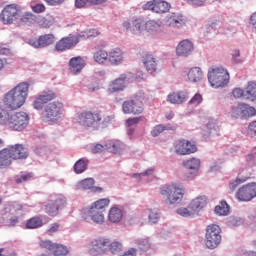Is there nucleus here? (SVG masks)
<instances>
[{
  "label": "nucleus",
  "mask_w": 256,
  "mask_h": 256,
  "mask_svg": "<svg viewBox=\"0 0 256 256\" xmlns=\"http://www.w3.org/2000/svg\"><path fill=\"white\" fill-rule=\"evenodd\" d=\"M27 97H29V83L20 82L4 95L3 103L8 109L15 111L25 105Z\"/></svg>",
  "instance_id": "nucleus-1"
},
{
  "label": "nucleus",
  "mask_w": 256,
  "mask_h": 256,
  "mask_svg": "<svg viewBox=\"0 0 256 256\" xmlns=\"http://www.w3.org/2000/svg\"><path fill=\"white\" fill-rule=\"evenodd\" d=\"M111 200L109 198H101L93 202L91 205L84 207L81 212V217L89 223L94 222L96 225L105 223V210L109 207Z\"/></svg>",
  "instance_id": "nucleus-2"
},
{
  "label": "nucleus",
  "mask_w": 256,
  "mask_h": 256,
  "mask_svg": "<svg viewBox=\"0 0 256 256\" xmlns=\"http://www.w3.org/2000/svg\"><path fill=\"white\" fill-rule=\"evenodd\" d=\"M159 193L166 205H179L183 201V197H185V187L181 183L173 182L162 185L159 188Z\"/></svg>",
  "instance_id": "nucleus-3"
},
{
  "label": "nucleus",
  "mask_w": 256,
  "mask_h": 256,
  "mask_svg": "<svg viewBox=\"0 0 256 256\" xmlns=\"http://www.w3.org/2000/svg\"><path fill=\"white\" fill-rule=\"evenodd\" d=\"M64 105L60 101L48 103L42 112V119L46 123H59L63 119Z\"/></svg>",
  "instance_id": "nucleus-4"
},
{
  "label": "nucleus",
  "mask_w": 256,
  "mask_h": 256,
  "mask_svg": "<svg viewBox=\"0 0 256 256\" xmlns=\"http://www.w3.org/2000/svg\"><path fill=\"white\" fill-rule=\"evenodd\" d=\"M145 97L138 93L132 99L122 103V111L125 115H141L145 111Z\"/></svg>",
  "instance_id": "nucleus-5"
},
{
  "label": "nucleus",
  "mask_w": 256,
  "mask_h": 256,
  "mask_svg": "<svg viewBox=\"0 0 256 256\" xmlns=\"http://www.w3.org/2000/svg\"><path fill=\"white\" fill-rule=\"evenodd\" d=\"M208 81L214 89L225 87L229 83V72L223 67H214L208 71Z\"/></svg>",
  "instance_id": "nucleus-6"
},
{
  "label": "nucleus",
  "mask_w": 256,
  "mask_h": 256,
  "mask_svg": "<svg viewBox=\"0 0 256 256\" xmlns=\"http://www.w3.org/2000/svg\"><path fill=\"white\" fill-rule=\"evenodd\" d=\"M67 205V198L63 194H53L49 197L47 204H45V213L50 217L59 215L61 209H65Z\"/></svg>",
  "instance_id": "nucleus-7"
},
{
  "label": "nucleus",
  "mask_w": 256,
  "mask_h": 256,
  "mask_svg": "<svg viewBox=\"0 0 256 256\" xmlns=\"http://www.w3.org/2000/svg\"><path fill=\"white\" fill-rule=\"evenodd\" d=\"M29 119V114L25 112L11 113L6 127L10 129V131H24L29 125Z\"/></svg>",
  "instance_id": "nucleus-8"
},
{
  "label": "nucleus",
  "mask_w": 256,
  "mask_h": 256,
  "mask_svg": "<svg viewBox=\"0 0 256 256\" xmlns=\"http://www.w3.org/2000/svg\"><path fill=\"white\" fill-rule=\"evenodd\" d=\"M206 247L208 249H217L221 245V227L217 224H210L206 227Z\"/></svg>",
  "instance_id": "nucleus-9"
},
{
  "label": "nucleus",
  "mask_w": 256,
  "mask_h": 256,
  "mask_svg": "<svg viewBox=\"0 0 256 256\" xmlns=\"http://www.w3.org/2000/svg\"><path fill=\"white\" fill-rule=\"evenodd\" d=\"M235 99H243L244 101H251L256 105V82H248L245 89L235 88L232 91Z\"/></svg>",
  "instance_id": "nucleus-10"
},
{
  "label": "nucleus",
  "mask_w": 256,
  "mask_h": 256,
  "mask_svg": "<svg viewBox=\"0 0 256 256\" xmlns=\"http://www.w3.org/2000/svg\"><path fill=\"white\" fill-rule=\"evenodd\" d=\"M182 166L188 172H186L183 176L185 181H193L195 177L199 174V169H201V160L196 157H192L190 159L183 160Z\"/></svg>",
  "instance_id": "nucleus-11"
},
{
  "label": "nucleus",
  "mask_w": 256,
  "mask_h": 256,
  "mask_svg": "<svg viewBox=\"0 0 256 256\" xmlns=\"http://www.w3.org/2000/svg\"><path fill=\"white\" fill-rule=\"evenodd\" d=\"M77 121L86 129H99V121H101V115L91 112H82L77 115Z\"/></svg>",
  "instance_id": "nucleus-12"
},
{
  "label": "nucleus",
  "mask_w": 256,
  "mask_h": 256,
  "mask_svg": "<svg viewBox=\"0 0 256 256\" xmlns=\"http://www.w3.org/2000/svg\"><path fill=\"white\" fill-rule=\"evenodd\" d=\"M107 247H109V238L97 237L90 242L88 253L92 256L104 255V253H107Z\"/></svg>",
  "instance_id": "nucleus-13"
},
{
  "label": "nucleus",
  "mask_w": 256,
  "mask_h": 256,
  "mask_svg": "<svg viewBox=\"0 0 256 256\" xmlns=\"http://www.w3.org/2000/svg\"><path fill=\"white\" fill-rule=\"evenodd\" d=\"M132 77L131 73L121 74L118 78L109 83L107 93L113 95V93H121V91H125V87H127L126 83L131 82Z\"/></svg>",
  "instance_id": "nucleus-14"
},
{
  "label": "nucleus",
  "mask_w": 256,
  "mask_h": 256,
  "mask_svg": "<svg viewBox=\"0 0 256 256\" xmlns=\"http://www.w3.org/2000/svg\"><path fill=\"white\" fill-rule=\"evenodd\" d=\"M142 9H144V11H152V13L163 15L164 13H169L171 4L163 0H150L142 6Z\"/></svg>",
  "instance_id": "nucleus-15"
},
{
  "label": "nucleus",
  "mask_w": 256,
  "mask_h": 256,
  "mask_svg": "<svg viewBox=\"0 0 256 256\" xmlns=\"http://www.w3.org/2000/svg\"><path fill=\"white\" fill-rule=\"evenodd\" d=\"M253 115H256L255 108L246 103L233 106L231 110V117H233V119H245L247 117H253Z\"/></svg>",
  "instance_id": "nucleus-16"
},
{
  "label": "nucleus",
  "mask_w": 256,
  "mask_h": 256,
  "mask_svg": "<svg viewBox=\"0 0 256 256\" xmlns=\"http://www.w3.org/2000/svg\"><path fill=\"white\" fill-rule=\"evenodd\" d=\"M1 17L4 25H11L21 17V10L15 4L8 5L2 10Z\"/></svg>",
  "instance_id": "nucleus-17"
},
{
  "label": "nucleus",
  "mask_w": 256,
  "mask_h": 256,
  "mask_svg": "<svg viewBox=\"0 0 256 256\" xmlns=\"http://www.w3.org/2000/svg\"><path fill=\"white\" fill-rule=\"evenodd\" d=\"M56 97L57 95L53 90H43L40 94L35 96L32 107L36 109V111H42L43 105L49 103V101H53Z\"/></svg>",
  "instance_id": "nucleus-18"
},
{
  "label": "nucleus",
  "mask_w": 256,
  "mask_h": 256,
  "mask_svg": "<svg viewBox=\"0 0 256 256\" xmlns=\"http://www.w3.org/2000/svg\"><path fill=\"white\" fill-rule=\"evenodd\" d=\"M174 153H176V155H191V153H197V145L189 140H178L174 143Z\"/></svg>",
  "instance_id": "nucleus-19"
},
{
  "label": "nucleus",
  "mask_w": 256,
  "mask_h": 256,
  "mask_svg": "<svg viewBox=\"0 0 256 256\" xmlns=\"http://www.w3.org/2000/svg\"><path fill=\"white\" fill-rule=\"evenodd\" d=\"M256 197V183L246 184L238 189L236 198L238 201L248 202Z\"/></svg>",
  "instance_id": "nucleus-20"
},
{
  "label": "nucleus",
  "mask_w": 256,
  "mask_h": 256,
  "mask_svg": "<svg viewBox=\"0 0 256 256\" xmlns=\"http://www.w3.org/2000/svg\"><path fill=\"white\" fill-rule=\"evenodd\" d=\"M165 23L172 29H183L187 25V17L181 13H170L165 17Z\"/></svg>",
  "instance_id": "nucleus-21"
},
{
  "label": "nucleus",
  "mask_w": 256,
  "mask_h": 256,
  "mask_svg": "<svg viewBox=\"0 0 256 256\" xmlns=\"http://www.w3.org/2000/svg\"><path fill=\"white\" fill-rule=\"evenodd\" d=\"M55 35L53 34H44L41 35L38 39L31 38L28 40V45L34 47V49H43L45 47H49V45H53L55 43Z\"/></svg>",
  "instance_id": "nucleus-22"
},
{
  "label": "nucleus",
  "mask_w": 256,
  "mask_h": 256,
  "mask_svg": "<svg viewBox=\"0 0 256 256\" xmlns=\"http://www.w3.org/2000/svg\"><path fill=\"white\" fill-rule=\"evenodd\" d=\"M123 28L130 31L133 35H141L145 31V20L143 18H133L130 22H124Z\"/></svg>",
  "instance_id": "nucleus-23"
},
{
  "label": "nucleus",
  "mask_w": 256,
  "mask_h": 256,
  "mask_svg": "<svg viewBox=\"0 0 256 256\" xmlns=\"http://www.w3.org/2000/svg\"><path fill=\"white\" fill-rule=\"evenodd\" d=\"M79 37L77 35L70 34L68 37L62 38L56 43V51H67L71 47H75L79 43Z\"/></svg>",
  "instance_id": "nucleus-24"
},
{
  "label": "nucleus",
  "mask_w": 256,
  "mask_h": 256,
  "mask_svg": "<svg viewBox=\"0 0 256 256\" xmlns=\"http://www.w3.org/2000/svg\"><path fill=\"white\" fill-rule=\"evenodd\" d=\"M76 189L80 191H91V193H103V188L95 186L93 178H86L77 183Z\"/></svg>",
  "instance_id": "nucleus-25"
},
{
  "label": "nucleus",
  "mask_w": 256,
  "mask_h": 256,
  "mask_svg": "<svg viewBox=\"0 0 256 256\" xmlns=\"http://www.w3.org/2000/svg\"><path fill=\"white\" fill-rule=\"evenodd\" d=\"M125 61V53L121 48H114L108 52V63L113 67H118V65H123Z\"/></svg>",
  "instance_id": "nucleus-26"
},
{
  "label": "nucleus",
  "mask_w": 256,
  "mask_h": 256,
  "mask_svg": "<svg viewBox=\"0 0 256 256\" xmlns=\"http://www.w3.org/2000/svg\"><path fill=\"white\" fill-rule=\"evenodd\" d=\"M189 99V92L188 91H178V92H171L167 95L166 101L167 103H171V105H181L185 103Z\"/></svg>",
  "instance_id": "nucleus-27"
},
{
  "label": "nucleus",
  "mask_w": 256,
  "mask_h": 256,
  "mask_svg": "<svg viewBox=\"0 0 256 256\" xmlns=\"http://www.w3.org/2000/svg\"><path fill=\"white\" fill-rule=\"evenodd\" d=\"M193 42L190 40H182L176 47V55L178 57H189L193 53Z\"/></svg>",
  "instance_id": "nucleus-28"
},
{
  "label": "nucleus",
  "mask_w": 256,
  "mask_h": 256,
  "mask_svg": "<svg viewBox=\"0 0 256 256\" xmlns=\"http://www.w3.org/2000/svg\"><path fill=\"white\" fill-rule=\"evenodd\" d=\"M9 155L11 159H27V149L21 144H16L14 146H9L8 148Z\"/></svg>",
  "instance_id": "nucleus-29"
},
{
  "label": "nucleus",
  "mask_w": 256,
  "mask_h": 256,
  "mask_svg": "<svg viewBox=\"0 0 256 256\" xmlns=\"http://www.w3.org/2000/svg\"><path fill=\"white\" fill-rule=\"evenodd\" d=\"M123 208L119 205H113L108 211V221L110 223H121L123 220Z\"/></svg>",
  "instance_id": "nucleus-30"
},
{
  "label": "nucleus",
  "mask_w": 256,
  "mask_h": 256,
  "mask_svg": "<svg viewBox=\"0 0 256 256\" xmlns=\"http://www.w3.org/2000/svg\"><path fill=\"white\" fill-rule=\"evenodd\" d=\"M221 131V125L215 118H210L205 126L203 135L205 137H211V135H219Z\"/></svg>",
  "instance_id": "nucleus-31"
},
{
  "label": "nucleus",
  "mask_w": 256,
  "mask_h": 256,
  "mask_svg": "<svg viewBox=\"0 0 256 256\" xmlns=\"http://www.w3.org/2000/svg\"><path fill=\"white\" fill-rule=\"evenodd\" d=\"M134 243L138 246V249L144 253H153V251H155V246L149 237L136 239Z\"/></svg>",
  "instance_id": "nucleus-32"
},
{
  "label": "nucleus",
  "mask_w": 256,
  "mask_h": 256,
  "mask_svg": "<svg viewBox=\"0 0 256 256\" xmlns=\"http://www.w3.org/2000/svg\"><path fill=\"white\" fill-rule=\"evenodd\" d=\"M206 205L207 196H198L189 203V209L194 212V215H197V213H199L201 209L205 208Z\"/></svg>",
  "instance_id": "nucleus-33"
},
{
  "label": "nucleus",
  "mask_w": 256,
  "mask_h": 256,
  "mask_svg": "<svg viewBox=\"0 0 256 256\" xmlns=\"http://www.w3.org/2000/svg\"><path fill=\"white\" fill-rule=\"evenodd\" d=\"M84 67H85V60H83L81 56L73 57L69 61V69L73 73V75H77V73H81Z\"/></svg>",
  "instance_id": "nucleus-34"
},
{
  "label": "nucleus",
  "mask_w": 256,
  "mask_h": 256,
  "mask_svg": "<svg viewBox=\"0 0 256 256\" xmlns=\"http://www.w3.org/2000/svg\"><path fill=\"white\" fill-rule=\"evenodd\" d=\"M161 25H163L161 20H148L144 22V31H147L150 35H157L161 32Z\"/></svg>",
  "instance_id": "nucleus-35"
},
{
  "label": "nucleus",
  "mask_w": 256,
  "mask_h": 256,
  "mask_svg": "<svg viewBox=\"0 0 256 256\" xmlns=\"http://www.w3.org/2000/svg\"><path fill=\"white\" fill-rule=\"evenodd\" d=\"M187 77L190 83H201L203 81V70L201 67H192L188 70Z\"/></svg>",
  "instance_id": "nucleus-36"
},
{
  "label": "nucleus",
  "mask_w": 256,
  "mask_h": 256,
  "mask_svg": "<svg viewBox=\"0 0 256 256\" xmlns=\"http://www.w3.org/2000/svg\"><path fill=\"white\" fill-rule=\"evenodd\" d=\"M107 151L115 155H121L125 151V144L119 140H110L107 142Z\"/></svg>",
  "instance_id": "nucleus-37"
},
{
  "label": "nucleus",
  "mask_w": 256,
  "mask_h": 256,
  "mask_svg": "<svg viewBox=\"0 0 256 256\" xmlns=\"http://www.w3.org/2000/svg\"><path fill=\"white\" fill-rule=\"evenodd\" d=\"M142 61L148 73H155L157 71V58L153 57V54L145 55Z\"/></svg>",
  "instance_id": "nucleus-38"
},
{
  "label": "nucleus",
  "mask_w": 256,
  "mask_h": 256,
  "mask_svg": "<svg viewBox=\"0 0 256 256\" xmlns=\"http://www.w3.org/2000/svg\"><path fill=\"white\" fill-rule=\"evenodd\" d=\"M18 20H20V23H23L24 25H35V23L39 21V18H37L33 13L25 12L23 14L20 11Z\"/></svg>",
  "instance_id": "nucleus-39"
},
{
  "label": "nucleus",
  "mask_w": 256,
  "mask_h": 256,
  "mask_svg": "<svg viewBox=\"0 0 256 256\" xmlns=\"http://www.w3.org/2000/svg\"><path fill=\"white\" fill-rule=\"evenodd\" d=\"M87 165H89V160L87 158H80L74 164V173H76V175H81V173H85V171H87Z\"/></svg>",
  "instance_id": "nucleus-40"
},
{
  "label": "nucleus",
  "mask_w": 256,
  "mask_h": 256,
  "mask_svg": "<svg viewBox=\"0 0 256 256\" xmlns=\"http://www.w3.org/2000/svg\"><path fill=\"white\" fill-rule=\"evenodd\" d=\"M93 59L99 65H103L105 61H109V52L103 49L97 50L96 52H94Z\"/></svg>",
  "instance_id": "nucleus-41"
},
{
  "label": "nucleus",
  "mask_w": 256,
  "mask_h": 256,
  "mask_svg": "<svg viewBox=\"0 0 256 256\" xmlns=\"http://www.w3.org/2000/svg\"><path fill=\"white\" fill-rule=\"evenodd\" d=\"M71 249L63 244H57L54 246L53 255L54 256H69Z\"/></svg>",
  "instance_id": "nucleus-42"
},
{
  "label": "nucleus",
  "mask_w": 256,
  "mask_h": 256,
  "mask_svg": "<svg viewBox=\"0 0 256 256\" xmlns=\"http://www.w3.org/2000/svg\"><path fill=\"white\" fill-rule=\"evenodd\" d=\"M11 159L9 149L5 148L0 151V167H9L11 165Z\"/></svg>",
  "instance_id": "nucleus-43"
},
{
  "label": "nucleus",
  "mask_w": 256,
  "mask_h": 256,
  "mask_svg": "<svg viewBox=\"0 0 256 256\" xmlns=\"http://www.w3.org/2000/svg\"><path fill=\"white\" fill-rule=\"evenodd\" d=\"M214 212L220 217L229 215V204L225 201L220 202V204L215 207Z\"/></svg>",
  "instance_id": "nucleus-44"
},
{
  "label": "nucleus",
  "mask_w": 256,
  "mask_h": 256,
  "mask_svg": "<svg viewBox=\"0 0 256 256\" xmlns=\"http://www.w3.org/2000/svg\"><path fill=\"white\" fill-rule=\"evenodd\" d=\"M3 105H5V103L0 101V125L7 126L9 123V117H11V113L7 112V110L3 108Z\"/></svg>",
  "instance_id": "nucleus-45"
},
{
  "label": "nucleus",
  "mask_w": 256,
  "mask_h": 256,
  "mask_svg": "<svg viewBox=\"0 0 256 256\" xmlns=\"http://www.w3.org/2000/svg\"><path fill=\"white\" fill-rule=\"evenodd\" d=\"M163 131H171V125L158 124L151 130V135L153 137H159Z\"/></svg>",
  "instance_id": "nucleus-46"
},
{
  "label": "nucleus",
  "mask_w": 256,
  "mask_h": 256,
  "mask_svg": "<svg viewBox=\"0 0 256 256\" xmlns=\"http://www.w3.org/2000/svg\"><path fill=\"white\" fill-rule=\"evenodd\" d=\"M39 227H43V220L39 217L30 218L26 222V229H37Z\"/></svg>",
  "instance_id": "nucleus-47"
},
{
  "label": "nucleus",
  "mask_w": 256,
  "mask_h": 256,
  "mask_svg": "<svg viewBox=\"0 0 256 256\" xmlns=\"http://www.w3.org/2000/svg\"><path fill=\"white\" fill-rule=\"evenodd\" d=\"M108 247L112 255H117V253H121V251H123V244L119 241H114L111 243V240H109Z\"/></svg>",
  "instance_id": "nucleus-48"
},
{
  "label": "nucleus",
  "mask_w": 256,
  "mask_h": 256,
  "mask_svg": "<svg viewBox=\"0 0 256 256\" xmlns=\"http://www.w3.org/2000/svg\"><path fill=\"white\" fill-rule=\"evenodd\" d=\"M177 215H180V217H195V212H193L192 209H189V205L187 208L185 207H180L176 210Z\"/></svg>",
  "instance_id": "nucleus-49"
},
{
  "label": "nucleus",
  "mask_w": 256,
  "mask_h": 256,
  "mask_svg": "<svg viewBox=\"0 0 256 256\" xmlns=\"http://www.w3.org/2000/svg\"><path fill=\"white\" fill-rule=\"evenodd\" d=\"M159 219H161V213L159 210H149L148 221L149 223L155 224L159 223Z\"/></svg>",
  "instance_id": "nucleus-50"
},
{
  "label": "nucleus",
  "mask_w": 256,
  "mask_h": 256,
  "mask_svg": "<svg viewBox=\"0 0 256 256\" xmlns=\"http://www.w3.org/2000/svg\"><path fill=\"white\" fill-rule=\"evenodd\" d=\"M37 23H40L41 27H43L44 29H49V27H51L53 23H55V18H53L52 16L48 18H41L37 21Z\"/></svg>",
  "instance_id": "nucleus-51"
},
{
  "label": "nucleus",
  "mask_w": 256,
  "mask_h": 256,
  "mask_svg": "<svg viewBox=\"0 0 256 256\" xmlns=\"http://www.w3.org/2000/svg\"><path fill=\"white\" fill-rule=\"evenodd\" d=\"M55 245H57V243H53V242H51V240H41L40 241V247L42 249H46V251H50L51 253H53V251L55 249Z\"/></svg>",
  "instance_id": "nucleus-52"
},
{
  "label": "nucleus",
  "mask_w": 256,
  "mask_h": 256,
  "mask_svg": "<svg viewBox=\"0 0 256 256\" xmlns=\"http://www.w3.org/2000/svg\"><path fill=\"white\" fill-rule=\"evenodd\" d=\"M232 57V63L239 65L243 61V57H241V50L240 49H234L231 52Z\"/></svg>",
  "instance_id": "nucleus-53"
},
{
  "label": "nucleus",
  "mask_w": 256,
  "mask_h": 256,
  "mask_svg": "<svg viewBox=\"0 0 256 256\" xmlns=\"http://www.w3.org/2000/svg\"><path fill=\"white\" fill-rule=\"evenodd\" d=\"M79 39L83 37L84 39H91V37H97L99 36V30L97 29H90L86 32H82L81 34H78Z\"/></svg>",
  "instance_id": "nucleus-54"
},
{
  "label": "nucleus",
  "mask_w": 256,
  "mask_h": 256,
  "mask_svg": "<svg viewBox=\"0 0 256 256\" xmlns=\"http://www.w3.org/2000/svg\"><path fill=\"white\" fill-rule=\"evenodd\" d=\"M155 167H150L142 172V177H147V182L151 183L153 178H155Z\"/></svg>",
  "instance_id": "nucleus-55"
},
{
  "label": "nucleus",
  "mask_w": 256,
  "mask_h": 256,
  "mask_svg": "<svg viewBox=\"0 0 256 256\" xmlns=\"http://www.w3.org/2000/svg\"><path fill=\"white\" fill-rule=\"evenodd\" d=\"M241 183H245V179L236 178L234 180H231L229 182L230 191H235V189H237V187H239V185H241Z\"/></svg>",
  "instance_id": "nucleus-56"
},
{
  "label": "nucleus",
  "mask_w": 256,
  "mask_h": 256,
  "mask_svg": "<svg viewBox=\"0 0 256 256\" xmlns=\"http://www.w3.org/2000/svg\"><path fill=\"white\" fill-rule=\"evenodd\" d=\"M247 136H248V137H255V136H256V120H255V121H252V122L248 125Z\"/></svg>",
  "instance_id": "nucleus-57"
},
{
  "label": "nucleus",
  "mask_w": 256,
  "mask_h": 256,
  "mask_svg": "<svg viewBox=\"0 0 256 256\" xmlns=\"http://www.w3.org/2000/svg\"><path fill=\"white\" fill-rule=\"evenodd\" d=\"M107 151V143L105 144H96L91 147L92 153H101L102 151Z\"/></svg>",
  "instance_id": "nucleus-58"
},
{
  "label": "nucleus",
  "mask_w": 256,
  "mask_h": 256,
  "mask_svg": "<svg viewBox=\"0 0 256 256\" xmlns=\"http://www.w3.org/2000/svg\"><path fill=\"white\" fill-rule=\"evenodd\" d=\"M33 178V173L22 174L20 177L16 178V183H25V181H30Z\"/></svg>",
  "instance_id": "nucleus-59"
},
{
  "label": "nucleus",
  "mask_w": 256,
  "mask_h": 256,
  "mask_svg": "<svg viewBox=\"0 0 256 256\" xmlns=\"http://www.w3.org/2000/svg\"><path fill=\"white\" fill-rule=\"evenodd\" d=\"M201 101H203V96L201 94H195L191 100L189 101V105H200Z\"/></svg>",
  "instance_id": "nucleus-60"
},
{
  "label": "nucleus",
  "mask_w": 256,
  "mask_h": 256,
  "mask_svg": "<svg viewBox=\"0 0 256 256\" xmlns=\"http://www.w3.org/2000/svg\"><path fill=\"white\" fill-rule=\"evenodd\" d=\"M31 9L34 13H45V5L41 3H37L31 6Z\"/></svg>",
  "instance_id": "nucleus-61"
},
{
  "label": "nucleus",
  "mask_w": 256,
  "mask_h": 256,
  "mask_svg": "<svg viewBox=\"0 0 256 256\" xmlns=\"http://www.w3.org/2000/svg\"><path fill=\"white\" fill-rule=\"evenodd\" d=\"M111 123L110 116H105L104 118H101V121H99V129H105Z\"/></svg>",
  "instance_id": "nucleus-62"
},
{
  "label": "nucleus",
  "mask_w": 256,
  "mask_h": 256,
  "mask_svg": "<svg viewBox=\"0 0 256 256\" xmlns=\"http://www.w3.org/2000/svg\"><path fill=\"white\" fill-rule=\"evenodd\" d=\"M87 5H91L89 0H75V7H77V9H81Z\"/></svg>",
  "instance_id": "nucleus-63"
},
{
  "label": "nucleus",
  "mask_w": 256,
  "mask_h": 256,
  "mask_svg": "<svg viewBox=\"0 0 256 256\" xmlns=\"http://www.w3.org/2000/svg\"><path fill=\"white\" fill-rule=\"evenodd\" d=\"M59 229H60L59 224L53 223V224L50 225V227L48 229V233L50 235H53L54 233H57L59 231Z\"/></svg>",
  "instance_id": "nucleus-64"
}]
</instances>
